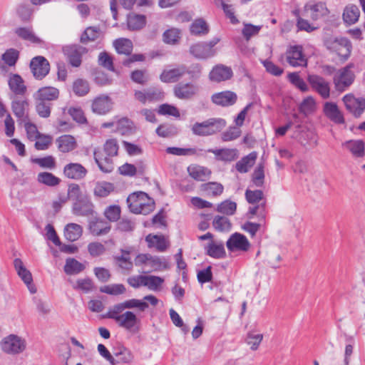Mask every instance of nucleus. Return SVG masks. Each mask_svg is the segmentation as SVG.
Here are the masks:
<instances>
[{"instance_id": "f257e3e1", "label": "nucleus", "mask_w": 365, "mask_h": 365, "mask_svg": "<svg viewBox=\"0 0 365 365\" xmlns=\"http://www.w3.org/2000/svg\"><path fill=\"white\" fill-rule=\"evenodd\" d=\"M148 308V304L146 302L138 299H130L110 307L103 317L113 319L119 327L130 331H135L138 329L140 320L134 312L129 310L132 309L144 312Z\"/></svg>"}, {"instance_id": "f03ea898", "label": "nucleus", "mask_w": 365, "mask_h": 365, "mask_svg": "<svg viewBox=\"0 0 365 365\" xmlns=\"http://www.w3.org/2000/svg\"><path fill=\"white\" fill-rule=\"evenodd\" d=\"M118 144L115 139L107 140L103 146L104 155L100 150H95L94 159L99 169L106 173H111L114 169L112 157L118 155Z\"/></svg>"}, {"instance_id": "7ed1b4c3", "label": "nucleus", "mask_w": 365, "mask_h": 365, "mask_svg": "<svg viewBox=\"0 0 365 365\" xmlns=\"http://www.w3.org/2000/svg\"><path fill=\"white\" fill-rule=\"evenodd\" d=\"M127 203L130 210L135 214L148 215L155 208L153 200L143 192L130 194L127 198Z\"/></svg>"}, {"instance_id": "20e7f679", "label": "nucleus", "mask_w": 365, "mask_h": 365, "mask_svg": "<svg viewBox=\"0 0 365 365\" xmlns=\"http://www.w3.org/2000/svg\"><path fill=\"white\" fill-rule=\"evenodd\" d=\"M225 125L226 121L223 118H212L201 123H194L191 130L194 135L207 136L220 132Z\"/></svg>"}, {"instance_id": "39448f33", "label": "nucleus", "mask_w": 365, "mask_h": 365, "mask_svg": "<svg viewBox=\"0 0 365 365\" xmlns=\"http://www.w3.org/2000/svg\"><path fill=\"white\" fill-rule=\"evenodd\" d=\"M134 262L136 266L143 267L148 272L162 271L168 268V262L165 257L150 254L138 255Z\"/></svg>"}, {"instance_id": "423d86ee", "label": "nucleus", "mask_w": 365, "mask_h": 365, "mask_svg": "<svg viewBox=\"0 0 365 365\" xmlns=\"http://www.w3.org/2000/svg\"><path fill=\"white\" fill-rule=\"evenodd\" d=\"M326 48L332 53L336 54L340 61L349 58L351 51V43L344 37H330L325 41Z\"/></svg>"}, {"instance_id": "0eeeda50", "label": "nucleus", "mask_w": 365, "mask_h": 365, "mask_svg": "<svg viewBox=\"0 0 365 365\" xmlns=\"http://www.w3.org/2000/svg\"><path fill=\"white\" fill-rule=\"evenodd\" d=\"M294 138L306 149H312L318 144V138L314 129L306 124L295 127Z\"/></svg>"}, {"instance_id": "6e6552de", "label": "nucleus", "mask_w": 365, "mask_h": 365, "mask_svg": "<svg viewBox=\"0 0 365 365\" xmlns=\"http://www.w3.org/2000/svg\"><path fill=\"white\" fill-rule=\"evenodd\" d=\"M351 68L352 65L349 64L338 70L334 74L333 83L337 91L341 93L346 91L354 83L355 74Z\"/></svg>"}, {"instance_id": "1a4fd4ad", "label": "nucleus", "mask_w": 365, "mask_h": 365, "mask_svg": "<svg viewBox=\"0 0 365 365\" xmlns=\"http://www.w3.org/2000/svg\"><path fill=\"white\" fill-rule=\"evenodd\" d=\"M220 41V38H214L209 42H200L190 46V52L195 58L200 59H207L213 57L217 51L214 48Z\"/></svg>"}, {"instance_id": "9d476101", "label": "nucleus", "mask_w": 365, "mask_h": 365, "mask_svg": "<svg viewBox=\"0 0 365 365\" xmlns=\"http://www.w3.org/2000/svg\"><path fill=\"white\" fill-rule=\"evenodd\" d=\"M1 350L9 354H17L23 352L26 346V341L21 337L10 334L4 337L0 344Z\"/></svg>"}, {"instance_id": "9b49d317", "label": "nucleus", "mask_w": 365, "mask_h": 365, "mask_svg": "<svg viewBox=\"0 0 365 365\" xmlns=\"http://www.w3.org/2000/svg\"><path fill=\"white\" fill-rule=\"evenodd\" d=\"M346 109L355 118H359L365 110V98L356 97L353 93L346 94L342 98Z\"/></svg>"}, {"instance_id": "f8f14e48", "label": "nucleus", "mask_w": 365, "mask_h": 365, "mask_svg": "<svg viewBox=\"0 0 365 365\" xmlns=\"http://www.w3.org/2000/svg\"><path fill=\"white\" fill-rule=\"evenodd\" d=\"M226 247L230 252H245L250 250L251 244L246 236L239 232H235L227 240Z\"/></svg>"}, {"instance_id": "ddd939ff", "label": "nucleus", "mask_w": 365, "mask_h": 365, "mask_svg": "<svg viewBox=\"0 0 365 365\" xmlns=\"http://www.w3.org/2000/svg\"><path fill=\"white\" fill-rule=\"evenodd\" d=\"M307 81L312 89L322 98L327 99L329 98L331 91L330 83L325 78L319 75L311 74L308 76Z\"/></svg>"}, {"instance_id": "4468645a", "label": "nucleus", "mask_w": 365, "mask_h": 365, "mask_svg": "<svg viewBox=\"0 0 365 365\" xmlns=\"http://www.w3.org/2000/svg\"><path fill=\"white\" fill-rule=\"evenodd\" d=\"M329 13V10L324 2L310 1L305 4L304 7V16L310 18L313 21H317Z\"/></svg>"}, {"instance_id": "2eb2a0df", "label": "nucleus", "mask_w": 365, "mask_h": 365, "mask_svg": "<svg viewBox=\"0 0 365 365\" xmlns=\"http://www.w3.org/2000/svg\"><path fill=\"white\" fill-rule=\"evenodd\" d=\"M29 102L26 98L15 97L11 102V108L14 114L21 123L29 119Z\"/></svg>"}, {"instance_id": "dca6fc26", "label": "nucleus", "mask_w": 365, "mask_h": 365, "mask_svg": "<svg viewBox=\"0 0 365 365\" xmlns=\"http://www.w3.org/2000/svg\"><path fill=\"white\" fill-rule=\"evenodd\" d=\"M30 68L34 78L41 80L48 73L50 65L46 58L38 56L31 59Z\"/></svg>"}, {"instance_id": "f3484780", "label": "nucleus", "mask_w": 365, "mask_h": 365, "mask_svg": "<svg viewBox=\"0 0 365 365\" xmlns=\"http://www.w3.org/2000/svg\"><path fill=\"white\" fill-rule=\"evenodd\" d=\"M113 107V101L108 95L96 96L91 103V110L98 115H106L110 112Z\"/></svg>"}, {"instance_id": "a211bd4d", "label": "nucleus", "mask_w": 365, "mask_h": 365, "mask_svg": "<svg viewBox=\"0 0 365 365\" xmlns=\"http://www.w3.org/2000/svg\"><path fill=\"white\" fill-rule=\"evenodd\" d=\"M287 63L292 67L307 66V60L302 53L300 46H290L286 52Z\"/></svg>"}, {"instance_id": "6ab92c4d", "label": "nucleus", "mask_w": 365, "mask_h": 365, "mask_svg": "<svg viewBox=\"0 0 365 365\" xmlns=\"http://www.w3.org/2000/svg\"><path fill=\"white\" fill-rule=\"evenodd\" d=\"M14 265L18 275L25 283L29 292L31 294H35L37 289L33 283V277L30 271L25 267L23 262L19 258L14 259Z\"/></svg>"}, {"instance_id": "aec40b11", "label": "nucleus", "mask_w": 365, "mask_h": 365, "mask_svg": "<svg viewBox=\"0 0 365 365\" xmlns=\"http://www.w3.org/2000/svg\"><path fill=\"white\" fill-rule=\"evenodd\" d=\"M173 91L179 99H190L198 93L199 87L192 83H179L175 86Z\"/></svg>"}, {"instance_id": "412c9836", "label": "nucleus", "mask_w": 365, "mask_h": 365, "mask_svg": "<svg viewBox=\"0 0 365 365\" xmlns=\"http://www.w3.org/2000/svg\"><path fill=\"white\" fill-rule=\"evenodd\" d=\"M87 173V169L78 163H68L63 168V174L68 179L81 180L86 176Z\"/></svg>"}, {"instance_id": "4be33fe9", "label": "nucleus", "mask_w": 365, "mask_h": 365, "mask_svg": "<svg viewBox=\"0 0 365 365\" xmlns=\"http://www.w3.org/2000/svg\"><path fill=\"white\" fill-rule=\"evenodd\" d=\"M232 76L233 72L230 67L218 64L214 66L210 72L209 78L211 81L220 83L230 79Z\"/></svg>"}, {"instance_id": "5701e85b", "label": "nucleus", "mask_w": 365, "mask_h": 365, "mask_svg": "<svg viewBox=\"0 0 365 365\" xmlns=\"http://www.w3.org/2000/svg\"><path fill=\"white\" fill-rule=\"evenodd\" d=\"M63 51L69 63L74 67H78L81 65L82 56L87 52L85 47L77 45L67 46Z\"/></svg>"}, {"instance_id": "b1692460", "label": "nucleus", "mask_w": 365, "mask_h": 365, "mask_svg": "<svg viewBox=\"0 0 365 365\" xmlns=\"http://www.w3.org/2000/svg\"><path fill=\"white\" fill-rule=\"evenodd\" d=\"M323 111L324 115L331 121L337 124L344 123V118L336 103L326 102L324 104Z\"/></svg>"}, {"instance_id": "393cba45", "label": "nucleus", "mask_w": 365, "mask_h": 365, "mask_svg": "<svg viewBox=\"0 0 365 365\" xmlns=\"http://www.w3.org/2000/svg\"><path fill=\"white\" fill-rule=\"evenodd\" d=\"M187 72V68L184 65L176 68L165 69L160 74V78L164 83L177 82Z\"/></svg>"}, {"instance_id": "a878e982", "label": "nucleus", "mask_w": 365, "mask_h": 365, "mask_svg": "<svg viewBox=\"0 0 365 365\" xmlns=\"http://www.w3.org/2000/svg\"><path fill=\"white\" fill-rule=\"evenodd\" d=\"M342 147L355 158H362L365 155V143L362 140H346L342 143Z\"/></svg>"}, {"instance_id": "bb28decb", "label": "nucleus", "mask_w": 365, "mask_h": 365, "mask_svg": "<svg viewBox=\"0 0 365 365\" xmlns=\"http://www.w3.org/2000/svg\"><path fill=\"white\" fill-rule=\"evenodd\" d=\"M8 85L16 96H24L27 91L24 81L19 74L11 73L8 78Z\"/></svg>"}, {"instance_id": "cd10ccee", "label": "nucleus", "mask_w": 365, "mask_h": 365, "mask_svg": "<svg viewBox=\"0 0 365 365\" xmlns=\"http://www.w3.org/2000/svg\"><path fill=\"white\" fill-rule=\"evenodd\" d=\"M205 253L215 259H222L226 257L224 243L221 241L210 240L204 246Z\"/></svg>"}, {"instance_id": "c85d7f7f", "label": "nucleus", "mask_w": 365, "mask_h": 365, "mask_svg": "<svg viewBox=\"0 0 365 365\" xmlns=\"http://www.w3.org/2000/svg\"><path fill=\"white\" fill-rule=\"evenodd\" d=\"M237 98V94L230 91L217 93L212 96V102L222 106H232L235 103Z\"/></svg>"}, {"instance_id": "c756f323", "label": "nucleus", "mask_w": 365, "mask_h": 365, "mask_svg": "<svg viewBox=\"0 0 365 365\" xmlns=\"http://www.w3.org/2000/svg\"><path fill=\"white\" fill-rule=\"evenodd\" d=\"M19 58V51L14 48L6 49L1 55L0 69L6 70V66L14 67Z\"/></svg>"}, {"instance_id": "7c9ffc66", "label": "nucleus", "mask_w": 365, "mask_h": 365, "mask_svg": "<svg viewBox=\"0 0 365 365\" xmlns=\"http://www.w3.org/2000/svg\"><path fill=\"white\" fill-rule=\"evenodd\" d=\"M58 96V89L51 86L41 88L34 94L35 101H43L46 102L55 101Z\"/></svg>"}, {"instance_id": "2f4dec72", "label": "nucleus", "mask_w": 365, "mask_h": 365, "mask_svg": "<svg viewBox=\"0 0 365 365\" xmlns=\"http://www.w3.org/2000/svg\"><path fill=\"white\" fill-rule=\"evenodd\" d=\"M149 248H155L158 252H164L168 247V242L164 236L158 235H148L145 237Z\"/></svg>"}, {"instance_id": "473e14b6", "label": "nucleus", "mask_w": 365, "mask_h": 365, "mask_svg": "<svg viewBox=\"0 0 365 365\" xmlns=\"http://www.w3.org/2000/svg\"><path fill=\"white\" fill-rule=\"evenodd\" d=\"M207 152L213 153L217 160L222 161H232L237 158L239 154L235 148L209 149Z\"/></svg>"}, {"instance_id": "72a5a7b5", "label": "nucleus", "mask_w": 365, "mask_h": 365, "mask_svg": "<svg viewBox=\"0 0 365 365\" xmlns=\"http://www.w3.org/2000/svg\"><path fill=\"white\" fill-rule=\"evenodd\" d=\"M56 143L58 150L62 153L71 152L77 146L76 139L70 135L60 136L56 139Z\"/></svg>"}, {"instance_id": "f704fd0d", "label": "nucleus", "mask_w": 365, "mask_h": 365, "mask_svg": "<svg viewBox=\"0 0 365 365\" xmlns=\"http://www.w3.org/2000/svg\"><path fill=\"white\" fill-rule=\"evenodd\" d=\"M187 171L191 178L198 181H205L211 175V171L208 168L197 165L189 166Z\"/></svg>"}, {"instance_id": "c9c22d12", "label": "nucleus", "mask_w": 365, "mask_h": 365, "mask_svg": "<svg viewBox=\"0 0 365 365\" xmlns=\"http://www.w3.org/2000/svg\"><path fill=\"white\" fill-rule=\"evenodd\" d=\"M257 158V154L256 152H252L247 155L243 157L240 160H239L236 165V170L240 173H245L249 171V170L254 165L255 163L256 159Z\"/></svg>"}, {"instance_id": "e433bc0d", "label": "nucleus", "mask_w": 365, "mask_h": 365, "mask_svg": "<svg viewBox=\"0 0 365 365\" xmlns=\"http://www.w3.org/2000/svg\"><path fill=\"white\" fill-rule=\"evenodd\" d=\"M113 355L115 357V365L118 364H129L133 361L134 358L131 351L125 346L115 348Z\"/></svg>"}, {"instance_id": "4c0bfd02", "label": "nucleus", "mask_w": 365, "mask_h": 365, "mask_svg": "<svg viewBox=\"0 0 365 365\" xmlns=\"http://www.w3.org/2000/svg\"><path fill=\"white\" fill-rule=\"evenodd\" d=\"M73 210L76 215H88L93 212V205L86 197L78 202H73Z\"/></svg>"}, {"instance_id": "58836bf2", "label": "nucleus", "mask_w": 365, "mask_h": 365, "mask_svg": "<svg viewBox=\"0 0 365 365\" xmlns=\"http://www.w3.org/2000/svg\"><path fill=\"white\" fill-rule=\"evenodd\" d=\"M359 16V9L354 4L346 6L343 12V19L344 22L349 25H352L357 22Z\"/></svg>"}, {"instance_id": "ea45409f", "label": "nucleus", "mask_w": 365, "mask_h": 365, "mask_svg": "<svg viewBox=\"0 0 365 365\" xmlns=\"http://www.w3.org/2000/svg\"><path fill=\"white\" fill-rule=\"evenodd\" d=\"M200 190L207 197H217L223 192L224 187L219 182H210L202 184Z\"/></svg>"}, {"instance_id": "a19ab883", "label": "nucleus", "mask_w": 365, "mask_h": 365, "mask_svg": "<svg viewBox=\"0 0 365 365\" xmlns=\"http://www.w3.org/2000/svg\"><path fill=\"white\" fill-rule=\"evenodd\" d=\"M15 34L21 39L31 43H41V40L36 36L33 30L29 27H19L14 31Z\"/></svg>"}, {"instance_id": "79ce46f5", "label": "nucleus", "mask_w": 365, "mask_h": 365, "mask_svg": "<svg viewBox=\"0 0 365 365\" xmlns=\"http://www.w3.org/2000/svg\"><path fill=\"white\" fill-rule=\"evenodd\" d=\"M128 28L130 30H140L146 24V17L142 14H130L127 18Z\"/></svg>"}, {"instance_id": "37998d69", "label": "nucleus", "mask_w": 365, "mask_h": 365, "mask_svg": "<svg viewBox=\"0 0 365 365\" xmlns=\"http://www.w3.org/2000/svg\"><path fill=\"white\" fill-rule=\"evenodd\" d=\"M86 268L84 264L78 262L74 258H68L66 260L63 269L66 274L68 275L78 274L83 272Z\"/></svg>"}, {"instance_id": "c03bdc74", "label": "nucleus", "mask_w": 365, "mask_h": 365, "mask_svg": "<svg viewBox=\"0 0 365 365\" xmlns=\"http://www.w3.org/2000/svg\"><path fill=\"white\" fill-rule=\"evenodd\" d=\"M89 229L93 235L99 236L107 234L110 230V226L103 220H96L90 222Z\"/></svg>"}, {"instance_id": "a18cd8bd", "label": "nucleus", "mask_w": 365, "mask_h": 365, "mask_svg": "<svg viewBox=\"0 0 365 365\" xmlns=\"http://www.w3.org/2000/svg\"><path fill=\"white\" fill-rule=\"evenodd\" d=\"M83 229L81 226L75 223L68 224L64 229V236L66 240L74 242L82 235Z\"/></svg>"}, {"instance_id": "49530a36", "label": "nucleus", "mask_w": 365, "mask_h": 365, "mask_svg": "<svg viewBox=\"0 0 365 365\" xmlns=\"http://www.w3.org/2000/svg\"><path fill=\"white\" fill-rule=\"evenodd\" d=\"M113 46L118 53L130 55L133 50V43L128 38H118L114 41Z\"/></svg>"}, {"instance_id": "de8ad7c7", "label": "nucleus", "mask_w": 365, "mask_h": 365, "mask_svg": "<svg viewBox=\"0 0 365 365\" xmlns=\"http://www.w3.org/2000/svg\"><path fill=\"white\" fill-rule=\"evenodd\" d=\"M37 180L39 183L43 184L49 187L58 185L61 180L51 173L42 172L38 174Z\"/></svg>"}, {"instance_id": "09e8293b", "label": "nucleus", "mask_w": 365, "mask_h": 365, "mask_svg": "<svg viewBox=\"0 0 365 365\" xmlns=\"http://www.w3.org/2000/svg\"><path fill=\"white\" fill-rule=\"evenodd\" d=\"M72 287L75 290H80L84 293L91 292L93 289V283L89 278L78 279L75 282H71Z\"/></svg>"}, {"instance_id": "8fccbe9b", "label": "nucleus", "mask_w": 365, "mask_h": 365, "mask_svg": "<svg viewBox=\"0 0 365 365\" xmlns=\"http://www.w3.org/2000/svg\"><path fill=\"white\" fill-rule=\"evenodd\" d=\"M89 91L88 82L84 79H76L73 83V91L78 96H84Z\"/></svg>"}, {"instance_id": "3c124183", "label": "nucleus", "mask_w": 365, "mask_h": 365, "mask_svg": "<svg viewBox=\"0 0 365 365\" xmlns=\"http://www.w3.org/2000/svg\"><path fill=\"white\" fill-rule=\"evenodd\" d=\"M101 35V31L98 27L90 26L88 27L81 35V41L83 43L93 41L100 38Z\"/></svg>"}, {"instance_id": "603ef678", "label": "nucleus", "mask_w": 365, "mask_h": 365, "mask_svg": "<svg viewBox=\"0 0 365 365\" xmlns=\"http://www.w3.org/2000/svg\"><path fill=\"white\" fill-rule=\"evenodd\" d=\"M208 31L207 24L201 19H196L190 26V32L195 36L205 35L208 33Z\"/></svg>"}, {"instance_id": "864d4df0", "label": "nucleus", "mask_w": 365, "mask_h": 365, "mask_svg": "<svg viewBox=\"0 0 365 365\" xmlns=\"http://www.w3.org/2000/svg\"><path fill=\"white\" fill-rule=\"evenodd\" d=\"M114 190L113 184L108 182H98L94 188V194L96 196L104 197Z\"/></svg>"}, {"instance_id": "5fc2aeb1", "label": "nucleus", "mask_w": 365, "mask_h": 365, "mask_svg": "<svg viewBox=\"0 0 365 365\" xmlns=\"http://www.w3.org/2000/svg\"><path fill=\"white\" fill-rule=\"evenodd\" d=\"M31 162L38 165L41 168L53 170L56 168V160L52 155H48L43 158H32Z\"/></svg>"}, {"instance_id": "6e6d98bb", "label": "nucleus", "mask_w": 365, "mask_h": 365, "mask_svg": "<svg viewBox=\"0 0 365 365\" xmlns=\"http://www.w3.org/2000/svg\"><path fill=\"white\" fill-rule=\"evenodd\" d=\"M163 37L165 43L176 44L180 38V31L175 28L168 29L163 33Z\"/></svg>"}, {"instance_id": "4d7b16f0", "label": "nucleus", "mask_w": 365, "mask_h": 365, "mask_svg": "<svg viewBox=\"0 0 365 365\" xmlns=\"http://www.w3.org/2000/svg\"><path fill=\"white\" fill-rule=\"evenodd\" d=\"M129 255L128 251L122 250V255L115 257L118 266L125 271H130L133 268V262Z\"/></svg>"}, {"instance_id": "13d9d810", "label": "nucleus", "mask_w": 365, "mask_h": 365, "mask_svg": "<svg viewBox=\"0 0 365 365\" xmlns=\"http://www.w3.org/2000/svg\"><path fill=\"white\" fill-rule=\"evenodd\" d=\"M125 287L122 284H112L100 288V291L110 295H120L125 292Z\"/></svg>"}, {"instance_id": "bf43d9fd", "label": "nucleus", "mask_w": 365, "mask_h": 365, "mask_svg": "<svg viewBox=\"0 0 365 365\" xmlns=\"http://www.w3.org/2000/svg\"><path fill=\"white\" fill-rule=\"evenodd\" d=\"M36 110L38 115L43 118H47L51 115V104L43 101H35Z\"/></svg>"}, {"instance_id": "052dcab7", "label": "nucleus", "mask_w": 365, "mask_h": 365, "mask_svg": "<svg viewBox=\"0 0 365 365\" xmlns=\"http://www.w3.org/2000/svg\"><path fill=\"white\" fill-rule=\"evenodd\" d=\"M212 225L215 230L220 232L228 231L231 228L229 219L222 216H216L213 220Z\"/></svg>"}, {"instance_id": "680f3d73", "label": "nucleus", "mask_w": 365, "mask_h": 365, "mask_svg": "<svg viewBox=\"0 0 365 365\" xmlns=\"http://www.w3.org/2000/svg\"><path fill=\"white\" fill-rule=\"evenodd\" d=\"M52 140L53 138L50 135L41 133L39 136L34 140L36 141V149L38 150H45L48 149L49 145L51 144Z\"/></svg>"}, {"instance_id": "e2e57ef3", "label": "nucleus", "mask_w": 365, "mask_h": 365, "mask_svg": "<svg viewBox=\"0 0 365 365\" xmlns=\"http://www.w3.org/2000/svg\"><path fill=\"white\" fill-rule=\"evenodd\" d=\"M132 130V123L126 118L116 120V128L114 131L121 135L129 133Z\"/></svg>"}, {"instance_id": "0e129e2a", "label": "nucleus", "mask_w": 365, "mask_h": 365, "mask_svg": "<svg viewBox=\"0 0 365 365\" xmlns=\"http://www.w3.org/2000/svg\"><path fill=\"white\" fill-rule=\"evenodd\" d=\"M262 339L263 335L262 334H256L253 331H250L247 334L246 342L248 345L250 346V349L252 350L255 351L259 348V346L261 344Z\"/></svg>"}, {"instance_id": "69168bd1", "label": "nucleus", "mask_w": 365, "mask_h": 365, "mask_svg": "<svg viewBox=\"0 0 365 365\" xmlns=\"http://www.w3.org/2000/svg\"><path fill=\"white\" fill-rule=\"evenodd\" d=\"M261 63L265 68L266 71L274 76H280L284 72L283 68L269 59L262 60Z\"/></svg>"}, {"instance_id": "338daca9", "label": "nucleus", "mask_w": 365, "mask_h": 365, "mask_svg": "<svg viewBox=\"0 0 365 365\" xmlns=\"http://www.w3.org/2000/svg\"><path fill=\"white\" fill-rule=\"evenodd\" d=\"M237 204L235 202L225 200L218 205L217 210L227 215H232L235 214Z\"/></svg>"}, {"instance_id": "774afa93", "label": "nucleus", "mask_w": 365, "mask_h": 365, "mask_svg": "<svg viewBox=\"0 0 365 365\" xmlns=\"http://www.w3.org/2000/svg\"><path fill=\"white\" fill-rule=\"evenodd\" d=\"M68 113L78 123L85 124L87 123L84 113L80 107H70L68 110Z\"/></svg>"}]
</instances>
